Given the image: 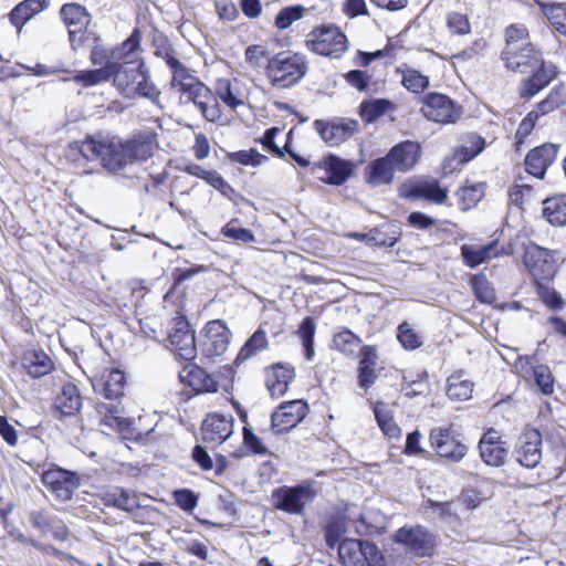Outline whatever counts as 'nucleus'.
Masks as SVG:
<instances>
[{
	"instance_id": "1",
	"label": "nucleus",
	"mask_w": 566,
	"mask_h": 566,
	"mask_svg": "<svg viewBox=\"0 0 566 566\" xmlns=\"http://www.w3.org/2000/svg\"><path fill=\"white\" fill-rule=\"evenodd\" d=\"M156 135L149 132H136L128 138H97L86 136L82 142L70 145L86 160L99 159L103 169L109 174H118L128 165L146 161L154 155Z\"/></svg>"
},
{
	"instance_id": "2",
	"label": "nucleus",
	"mask_w": 566,
	"mask_h": 566,
	"mask_svg": "<svg viewBox=\"0 0 566 566\" xmlns=\"http://www.w3.org/2000/svg\"><path fill=\"white\" fill-rule=\"evenodd\" d=\"M317 496L315 481L303 480L294 485H281L271 491L272 506L290 515H303Z\"/></svg>"
},
{
	"instance_id": "3",
	"label": "nucleus",
	"mask_w": 566,
	"mask_h": 566,
	"mask_svg": "<svg viewBox=\"0 0 566 566\" xmlns=\"http://www.w3.org/2000/svg\"><path fill=\"white\" fill-rule=\"evenodd\" d=\"M338 558L343 566H388L384 552L366 538L343 539Z\"/></svg>"
},
{
	"instance_id": "4",
	"label": "nucleus",
	"mask_w": 566,
	"mask_h": 566,
	"mask_svg": "<svg viewBox=\"0 0 566 566\" xmlns=\"http://www.w3.org/2000/svg\"><path fill=\"white\" fill-rule=\"evenodd\" d=\"M391 541L419 557H432L437 546V535L420 524L399 527Z\"/></svg>"
},
{
	"instance_id": "5",
	"label": "nucleus",
	"mask_w": 566,
	"mask_h": 566,
	"mask_svg": "<svg viewBox=\"0 0 566 566\" xmlns=\"http://www.w3.org/2000/svg\"><path fill=\"white\" fill-rule=\"evenodd\" d=\"M307 44L316 54L339 59L348 49L344 32L334 24H324L308 33Z\"/></svg>"
},
{
	"instance_id": "6",
	"label": "nucleus",
	"mask_w": 566,
	"mask_h": 566,
	"mask_svg": "<svg viewBox=\"0 0 566 566\" xmlns=\"http://www.w3.org/2000/svg\"><path fill=\"white\" fill-rule=\"evenodd\" d=\"M245 57L251 67L266 66L268 71H306L308 67L305 56L300 53L282 52L270 59L261 45L249 46Z\"/></svg>"
},
{
	"instance_id": "7",
	"label": "nucleus",
	"mask_w": 566,
	"mask_h": 566,
	"mask_svg": "<svg viewBox=\"0 0 566 566\" xmlns=\"http://www.w3.org/2000/svg\"><path fill=\"white\" fill-rule=\"evenodd\" d=\"M420 112L428 120L451 125L461 118L463 108L458 102L446 94L429 92L422 97Z\"/></svg>"
},
{
	"instance_id": "8",
	"label": "nucleus",
	"mask_w": 566,
	"mask_h": 566,
	"mask_svg": "<svg viewBox=\"0 0 566 566\" xmlns=\"http://www.w3.org/2000/svg\"><path fill=\"white\" fill-rule=\"evenodd\" d=\"M449 190L432 177H416L406 180L398 188V196L411 201L426 200L436 205H443L448 199Z\"/></svg>"
},
{
	"instance_id": "9",
	"label": "nucleus",
	"mask_w": 566,
	"mask_h": 566,
	"mask_svg": "<svg viewBox=\"0 0 566 566\" xmlns=\"http://www.w3.org/2000/svg\"><path fill=\"white\" fill-rule=\"evenodd\" d=\"M305 399L282 401L271 413V430L274 436L286 434L296 428L308 415Z\"/></svg>"
},
{
	"instance_id": "10",
	"label": "nucleus",
	"mask_w": 566,
	"mask_h": 566,
	"mask_svg": "<svg viewBox=\"0 0 566 566\" xmlns=\"http://www.w3.org/2000/svg\"><path fill=\"white\" fill-rule=\"evenodd\" d=\"M556 250H548L535 243H531L525 248L523 263L533 275L536 284L548 283L554 279L557 272L555 255Z\"/></svg>"
},
{
	"instance_id": "11",
	"label": "nucleus",
	"mask_w": 566,
	"mask_h": 566,
	"mask_svg": "<svg viewBox=\"0 0 566 566\" xmlns=\"http://www.w3.org/2000/svg\"><path fill=\"white\" fill-rule=\"evenodd\" d=\"M41 481L62 502L70 501L81 485V478L76 471L67 470L56 464H51L48 470L42 472Z\"/></svg>"
},
{
	"instance_id": "12",
	"label": "nucleus",
	"mask_w": 566,
	"mask_h": 566,
	"mask_svg": "<svg viewBox=\"0 0 566 566\" xmlns=\"http://www.w3.org/2000/svg\"><path fill=\"white\" fill-rule=\"evenodd\" d=\"M313 127L326 145L335 147L357 133L359 123L356 119L335 117L333 119H315Z\"/></svg>"
},
{
	"instance_id": "13",
	"label": "nucleus",
	"mask_w": 566,
	"mask_h": 566,
	"mask_svg": "<svg viewBox=\"0 0 566 566\" xmlns=\"http://www.w3.org/2000/svg\"><path fill=\"white\" fill-rule=\"evenodd\" d=\"M231 332L222 319L209 321L200 336L198 348L201 354L211 358L222 355L229 347Z\"/></svg>"
},
{
	"instance_id": "14",
	"label": "nucleus",
	"mask_w": 566,
	"mask_h": 566,
	"mask_svg": "<svg viewBox=\"0 0 566 566\" xmlns=\"http://www.w3.org/2000/svg\"><path fill=\"white\" fill-rule=\"evenodd\" d=\"M542 444L541 431L536 428H525L518 437L513 452L516 462L526 469L536 468L543 455Z\"/></svg>"
},
{
	"instance_id": "15",
	"label": "nucleus",
	"mask_w": 566,
	"mask_h": 566,
	"mask_svg": "<svg viewBox=\"0 0 566 566\" xmlns=\"http://www.w3.org/2000/svg\"><path fill=\"white\" fill-rule=\"evenodd\" d=\"M81 408L82 397L78 388L73 382L64 384L53 403L54 418L59 421L70 419L76 428L83 430V421L78 417Z\"/></svg>"
},
{
	"instance_id": "16",
	"label": "nucleus",
	"mask_w": 566,
	"mask_h": 566,
	"mask_svg": "<svg viewBox=\"0 0 566 566\" xmlns=\"http://www.w3.org/2000/svg\"><path fill=\"white\" fill-rule=\"evenodd\" d=\"M140 36L135 30L123 44L109 52L112 71H142L144 65L139 56Z\"/></svg>"
},
{
	"instance_id": "17",
	"label": "nucleus",
	"mask_w": 566,
	"mask_h": 566,
	"mask_svg": "<svg viewBox=\"0 0 566 566\" xmlns=\"http://www.w3.org/2000/svg\"><path fill=\"white\" fill-rule=\"evenodd\" d=\"M114 84L126 95L146 97L157 103L160 92L149 80V73H115Z\"/></svg>"
},
{
	"instance_id": "18",
	"label": "nucleus",
	"mask_w": 566,
	"mask_h": 566,
	"mask_svg": "<svg viewBox=\"0 0 566 566\" xmlns=\"http://www.w3.org/2000/svg\"><path fill=\"white\" fill-rule=\"evenodd\" d=\"M315 168L325 170L326 176L319 178L323 184L339 187L353 177L356 165L353 160L327 154L322 160L314 163L313 169Z\"/></svg>"
},
{
	"instance_id": "19",
	"label": "nucleus",
	"mask_w": 566,
	"mask_h": 566,
	"mask_svg": "<svg viewBox=\"0 0 566 566\" xmlns=\"http://www.w3.org/2000/svg\"><path fill=\"white\" fill-rule=\"evenodd\" d=\"M422 156L419 142L405 139L395 144L386 154V158L398 172H409L415 169Z\"/></svg>"
},
{
	"instance_id": "20",
	"label": "nucleus",
	"mask_w": 566,
	"mask_h": 566,
	"mask_svg": "<svg viewBox=\"0 0 566 566\" xmlns=\"http://www.w3.org/2000/svg\"><path fill=\"white\" fill-rule=\"evenodd\" d=\"M179 357L184 360H192L198 352L195 332L186 316L175 318V326L168 336Z\"/></svg>"
},
{
	"instance_id": "21",
	"label": "nucleus",
	"mask_w": 566,
	"mask_h": 566,
	"mask_svg": "<svg viewBox=\"0 0 566 566\" xmlns=\"http://www.w3.org/2000/svg\"><path fill=\"white\" fill-rule=\"evenodd\" d=\"M430 442L437 454L451 462L461 461L468 451V447L455 439L450 428H434L430 432Z\"/></svg>"
},
{
	"instance_id": "22",
	"label": "nucleus",
	"mask_w": 566,
	"mask_h": 566,
	"mask_svg": "<svg viewBox=\"0 0 566 566\" xmlns=\"http://www.w3.org/2000/svg\"><path fill=\"white\" fill-rule=\"evenodd\" d=\"M558 150L559 145L553 143H544L532 148L524 158L525 171L537 179H544Z\"/></svg>"
},
{
	"instance_id": "23",
	"label": "nucleus",
	"mask_w": 566,
	"mask_h": 566,
	"mask_svg": "<svg viewBox=\"0 0 566 566\" xmlns=\"http://www.w3.org/2000/svg\"><path fill=\"white\" fill-rule=\"evenodd\" d=\"M234 420L232 416L222 413H210L206 417L201 424L202 441L220 446L226 442L233 433Z\"/></svg>"
},
{
	"instance_id": "24",
	"label": "nucleus",
	"mask_w": 566,
	"mask_h": 566,
	"mask_svg": "<svg viewBox=\"0 0 566 566\" xmlns=\"http://www.w3.org/2000/svg\"><path fill=\"white\" fill-rule=\"evenodd\" d=\"M295 368L289 363H274L265 368V386L272 398L284 396L294 380Z\"/></svg>"
},
{
	"instance_id": "25",
	"label": "nucleus",
	"mask_w": 566,
	"mask_h": 566,
	"mask_svg": "<svg viewBox=\"0 0 566 566\" xmlns=\"http://www.w3.org/2000/svg\"><path fill=\"white\" fill-rule=\"evenodd\" d=\"M505 67L514 71L515 69H525L528 71H551L544 61L542 53L535 46L527 45L520 50H514L511 54H502Z\"/></svg>"
},
{
	"instance_id": "26",
	"label": "nucleus",
	"mask_w": 566,
	"mask_h": 566,
	"mask_svg": "<svg viewBox=\"0 0 566 566\" xmlns=\"http://www.w3.org/2000/svg\"><path fill=\"white\" fill-rule=\"evenodd\" d=\"M171 87L180 94V103H191L199 97H211V90L191 73H171Z\"/></svg>"
},
{
	"instance_id": "27",
	"label": "nucleus",
	"mask_w": 566,
	"mask_h": 566,
	"mask_svg": "<svg viewBox=\"0 0 566 566\" xmlns=\"http://www.w3.org/2000/svg\"><path fill=\"white\" fill-rule=\"evenodd\" d=\"M378 352L374 345H363L359 347V359L357 365V386L360 389L368 390L377 380L376 364Z\"/></svg>"
},
{
	"instance_id": "28",
	"label": "nucleus",
	"mask_w": 566,
	"mask_h": 566,
	"mask_svg": "<svg viewBox=\"0 0 566 566\" xmlns=\"http://www.w3.org/2000/svg\"><path fill=\"white\" fill-rule=\"evenodd\" d=\"M401 48L388 43L384 49L374 52L357 51L354 57V64L358 67H391L397 60Z\"/></svg>"
},
{
	"instance_id": "29",
	"label": "nucleus",
	"mask_w": 566,
	"mask_h": 566,
	"mask_svg": "<svg viewBox=\"0 0 566 566\" xmlns=\"http://www.w3.org/2000/svg\"><path fill=\"white\" fill-rule=\"evenodd\" d=\"M347 520L346 512L342 510L328 515L322 525L325 545L329 549L337 548L338 554L339 545H342L343 539L346 538L344 536L347 533Z\"/></svg>"
},
{
	"instance_id": "30",
	"label": "nucleus",
	"mask_w": 566,
	"mask_h": 566,
	"mask_svg": "<svg viewBox=\"0 0 566 566\" xmlns=\"http://www.w3.org/2000/svg\"><path fill=\"white\" fill-rule=\"evenodd\" d=\"M395 168L385 156L370 160L364 169L365 182L373 187L387 186L395 179Z\"/></svg>"
},
{
	"instance_id": "31",
	"label": "nucleus",
	"mask_w": 566,
	"mask_h": 566,
	"mask_svg": "<svg viewBox=\"0 0 566 566\" xmlns=\"http://www.w3.org/2000/svg\"><path fill=\"white\" fill-rule=\"evenodd\" d=\"M178 378L180 382L187 384L198 394L216 392L218 390V382L213 376L197 365H192L190 368L186 367L179 371Z\"/></svg>"
},
{
	"instance_id": "32",
	"label": "nucleus",
	"mask_w": 566,
	"mask_h": 566,
	"mask_svg": "<svg viewBox=\"0 0 566 566\" xmlns=\"http://www.w3.org/2000/svg\"><path fill=\"white\" fill-rule=\"evenodd\" d=\"M125 385V373L118 368H113L106 371L98 381L94 382L93 388L105 399L117 400L123 397Z\"/></svg>"
},
{
	"instance_id": "33",
	"label": "nucleus",
	"mask_w": 566,
	"mask_h": 566,
	"mask_svg": "<svg viewBox=\"0 0 566 566\" xmlns=\"http://www.w3.org/2000/svg\"><path fill=\"white\" fill-rule=\"evenodd\" d=\"M101 500L105 506L114 507L129 514L140 509L137 495L120 486H114L105 491Z\"/></svg>"
},
{
	"instance_id": "34",
	"label": "nucleus",
	"mask_w": 566,
	"mask_h": 566,
	"mask_svg": "<svg viewBox=\"0 0 566 566\" xmlns=\"http://www.w3.org/2000/svg\"><path fill=\"white\" fill-rule=\"evenodd\" d=\"M61 17L69 28L70 41L74 45L75 34L88 25L91 15L85 7L78 3H66L61 8Z\"/></svg>"
},
{
	"instance_id": "35",
	"label": "nucleus",
	"mask_w": 566,
	"mask_h": 566,
	"mask_svg": "<svg viewBox=\"0 0 566 566\" xmlns=\"http://www.w3.org/2000/svg\"><path fill=\"white\" fill-rule=\"evenodd\" d=\"M355 533L359 538L377 537L386 533L387 527L382 523V516L377 511L367 514L360 513L354 520Z\"/></svg>"
},
{
	"instance_id": "36",
	"label": "nucleus",
	"mask_w": 566,
	"mask_h": 566,
	"mask_svg": "<svg viewBox=\"0 0 566 566\" xmlns=\"http://www.w3.org/2000/svg\"><path fill=\"white\" fill-rule=\"evenodd\" d=\"M402 234L400 222L391 220L371 228V247L394 248Z\"/></svg>"
},
{
	"instance_id": "37",
	"label": "nucleus",
	"mask_w": 566,
	"mask_h": 566,
	"mask_svg": "<svg viewBox=\"0 0 566 566\" xmlns=\"http://www.w3.org/2000/svg\"><path fill=\"white\" fill-rule=\"evenodd\" d=\"M497 245V240H492L486 244L475 245L464 243L460 247V255L464 265L470 269H475L479 265L485 263L495 247Z\"/></svg>"
},
{
	"instance_id": "38",
	"label": "nucleus",
	"mask_w": 566,
	"mask_h": 566,
	"mask_svg": "<svg viewBox=\"0 0 566 566\" xmlns=\"http://www.w3.org/2000/svg\"><path fill=\"white\" fill-rule=\"evenodd\" d=\"M46 4V0H24L11 10L9 20L20 31L30 19L42 12Z\"/></svg>"
},
{
	"instance_id": "39",
	"label": "nucleus",
	"mask_w": 566,
	"mask_h": 566,
	"mask_svg": "<svg viewBox=\"0 0 566 566\" xmlns=\"http://www.w3.org/2000/svg\"><path fill=\"white\" fill-rule=\"evenodd\" d=\"M542 214L554 227L566 226V195L548 197L543 201Z\"/></svg>"
},
{
	"instance_id": "40",
	"label": "nucleus",
	"mask_w": 566,
	"mask_h": 566,
	"mask_svg": "<svg viewBox=\"0 0 566 566\" xmlns=\"http://www.w3.org/2000/svg\"><path fill=\"white\" fill-rule=\"evenodd\" d=\"M22 365L32 378H41L53 369V363L43 350H31L24 354Z\"/></svg>"
},
{
	"instance_id": "41",
	"label": "nucleus",
	"mask_w": 566,
	"mask_h": 566,
	"mask_svg": "<svg viewBox=\"0 0 566 566\" xmlns=\"http://www.w3.org/2000/svg\"><path fill=\"white\" fill-rule=\"evenodd\" d=\"M392 109L395 104L388 98H368L360 103L359 116L366 124H373Z\"/></svg>"
},
{
	"instance_id": "42",
	"label": "nucleus",
	"mask_w": 566,
	"mask_h": 566,
	"mask_svg": "<svg viewBox=\"0 0 566 566\" xmlns=\"http://www.w3.org/2000/svg\"><path fill=\"white\" fill-rule=\"evenodd\" d=\"M470 286L478 302L481 304L493 305L496 301L493 284L488 280L483 272L473 274L470 277Z\"/></svg>"
},
{
	"instance_id": "43",
	"label": "nucleus",
	"mask_w": 566,
	"mask_h": 566,
	"mask_svg": "<svg viewBox=\"0 0 566 566\" xmlns=\"http://www.w3.org/2000/svg\"><path fill=\"white\" fill-rule=\"evenodd\" d=\"M479 452L482 461L491 467H501L505 463L509 450L505 442L479 441Z\"/></svg>"
},
{
	"instance_id": "44",
	"label": "nucleus",
	"mask_w": 566,
	"mask_h": 566,
	"mask_svg": "<svg viewBox=\"0 0 566 566\" xmlns=\"http://www.w3.org/2000/svg\"><path fill=\"white\" fill-rule=\"evenodd\" d=\"M268 347L266 333L259 327L243 344L238 353L234 365L239 366L244 360L253 357L258 352Z\"/></svg>"
},
{
	"instance_id": "45",
	"label": "nucleus",
	"mask_w": 566,
	"mask_h": 566,
	"mask_svg": "<svg viewBox=\"0 0 566 566\" xmlns=\"http://www.w3.org/2000/svg\"><path fill=\"white\" fill-rule=\"evenodd\" d=\"M558 73H532L531 76L523 80L520 88V96L530 99L545 88Z\"/></svg>"
},
{
	"instance_id": "46",
	"label": "nucleus",
	"mask_w": 566,
	"mask_h": 566,
	"mask_svg": "<svg viewBox=\"0 0 566 566\" xmlns=\"http://www.w3.org/2000/svg\"><path fill=\"white\" fill-rule=\"evenodd\" d=\"M375 420L385 436L398 439L401 436L400 427L394 421L391 412L385 409L382 401H377L373 407Z\"/></svg>"
},
{
	"instance_id": "47",
	"label": "nucleus",
	"mask_w": 566,
	"mask_h": 566,
	"mask_svg": "<svg viewBox=\"0 0 566 566\" xmlns=\"http://www.w3.org/2000/svg\"><path fill=\"white\" fill-rule=\"evenodd\" d=\"M316 332L315 319L312 316H305L296 331L304 349V358L307 361L313 360L315 356L314 337Z\"/></svg>"
},
{
	"instance_id": "48",
	"label": "nucleus",
	"mask_w": 566,
	"mask_h": 566,
	"mask_svg": "<svg viewBox=\"0 0 566 566\" xmlns=\"http://www.w3.org/2000/svg\"><path fill=\"white\" fill-rule=\"evenodd\" d=\"M486 185L485 182H476L469 186L461 187L455 196L459 200L461 210L467 211L475 207L484 197Z\"/></svg>"
},
{
	"instance_id": "49",
	"label": "nucleus",
	"mask_w": 566,
	"mask_h": 566,
	"mask_svg": "<svg viewBox=\"0 0 566 566\" xmlns=\"http://www.w3.org/2000/svg\"><path fill=\"white\" fill-rule=\"evenodd\" d=\"M506 45L502 54H511L514 50L532 45L528 41V31L522 24H512L505 31Z\"/></svg>"
},
{
	"instance_id": "50",
	"label": "nucleus",
	"mask_w": 566,
	"mask_h": 566,
	"mask_svg": "<svg viewBox=\"0 0 566 566\" xmlns=\"http://www.w3.org/2000/svg\"><path fill=\"white\" fill-rule=\"evenodd\" d=\"M333 347L346 356L356 355L357 348L360 346L361 339L349 328H343L333 336Z\"/></svg>"
},
{
	"instance_id": "51",
	"label": "nucleus",
	"mask_w": 566,
	"mask_h": 566,
	"mask_svg": "<svg viewBox=\"0 0 566 566\" xmlns=\"http://www.w3.org/2000/svg\"><path fill=\"white\" fill-rule=\"evenodd\" d=\"M343 76L347 84L359 92L377 93L379 85L385 82V80L374 78L373 73H343Z\"/></svg>"
},
{
	"instance_id": "52",
	"label": "nucleus",
	"mask_w": 566,
	"mask_h": 566,
	"mask_svg": "<svg viewBox=\"0 0 566 566\" xmlns=\"http://www.w3.org/2000/svg\"><path fill=\"white\" fill-rule=\"evenodd\" d=\"M534 384L543 396H551L554 392L555 378L547 365L539 364L532 367Z\"/></svg>"
},
{
	"instance_id": "53",
	"label": "nucleus",
	"mask_w": 566,
	"mask_h": 566,
	"mask_svg": "<svg viewBox=\"0 0 566 566\" xmlns=\"http://www.w3.org/2000/svg\"><path fill=\"white\" fill-rule=\"evenodd\" d=\"M397 339L401 347L406 350L418 349L423 344L421 337L407 322H402L398 325Z\"/></svg>"
},
{
	"instance_id": "54",
	"label": "nucleus",
	"mask_w": 566,
	"mask_h": 566,
	"mask_svg": "<svg viewBox=\"0 0 566 566\" xmlns=\"http://www.w3.org/2000/svg\"><path fill=\"white\" fill-rule=\"evenodd\" d=\"M473 384L451 376L448 379L447 396L452 400L464 401L471 398Z\"/></svg>"
},
{
	"instance_id": "55",
	"label": "nucleus",
	"mask_w": 566,
	"mask_h": 566,
	"mask_svg": "<svg viewBox=\"0 0 566 566\" xmlns=\"http://www.w3.org/2000/svg\"><path fill=\"white\" fill-rule=\"evenodd\" d=\"M228 158L232 163H238L242 166L258 167L263 163L268 161V157L261 154L256 148H250L248 150H238L228 154Z\"/></svg>"
},
{
	"instance_id": "56",
	"label": "nucleus",
	"mask_w": 566,
	"mask_h": 566,
	"mask_svg": "<svg viewBox=\"0 0 566 566\" xmlns=\"http://www.w3.org/2000/svg\"><path fill=\"white\" fill-rule=\"evenodd\" d=\"M238 219L234 218L221 229V234L234 242L251 243L255 242V235L252 230L243 227H238L235 223Z\"/></svg>"
},
{
	"instance_id": "57",
	"label": "nucleus",
	"mask_w": 566,
	"mask_h": 566,
	"mask_svg": "<svg viewBox=\"0 0 566 566\" xmlns=\"http://www.w3.org/2000/svg\"><path fill=\"white\" fill-rule=\"evenodd\" d=\"M210 266L205 264H190L188 268H175L171 272L172 289H178L184 282L191 280L200 273H206Z\"/></svg>"
},
{
	"instance_id": "58",
	"label": "nucleus",
	"mask_w": 566,
	"mask_h": 566,
	"mask_svg": "<svg viewBox=\"0 0 566 566\" xmlns=\"http://www.w3.org/2000/svg\"><path fill=\"white\" fill-rule=\"evenodd\" d=\"M175 504L186 513H191L198 505L199 495L188 488L177 489L172 492Z\"/></svg>"
},
{
	"instance_id": "59",
	"label": "nucleus",
	"mask_w": 566,
	"mask_h": 566,
	"mask_svg": "<svg viewBox=\"0 0 566 566\" xmlns=\"http://www.w3.org/2000/svg\"><path fill=\"white\" fill-rule=\"evenodd\" d=\"M542 10L552 25L560 33L566 34V7L559 3L542 6Z\"/></svg>"
},
{
	"instance_id": "60",
	"label": "nucleus",
	"mask_w": 566,
	"mask_h": 566,
	"mask_svg": "<svg viewBox=\"0 0 566 566\" xmlns=\"http://www.w3.org/2000/svg\"><path fill=\"white\" fill-rule=\"evenodd\" d=\"M537 295L542 302L552 311H559L564 307L562 295L555 290L543 283L536 284Z\"/></svg>"
},
{
	"instance_id": "61",
	"label": "nucleus",
	"mask_w": 566,
	"mask_h": 566,
	"mask_svg": "<svg viewBox=\"0 0 566 566\" xmlns=\"http://www.w3.org/2000/svg\"><path fill=\"white\" fill-rule=\"evenodd\" d=\"M216 91L219 98L231 109H235L243 104V101L238 97L229 80L219 78Z\"/></svg>"
},
{
	"instance_id": "62",
	"label": "nucleus",
	"mask_w": 566,
	"mask_h": 566,
	"mask_svg": "<svg viewBox=\"0 0 566 566\" xmlns=\"http://www.w3.org/2000/svg\"><path fill=\"white\" fill-rule=\"evenodd\" d=\"M243 446L248 452L254 455H266L269 453L268 447L264 444L262 439L256 436L252 428L244 426L242 429Z\"/></svg>"
},
{
	"instance_id": "63",
	"label": "nucleus",
	"mask_w": 566,
	"mask_h": 566,
	"mask_svg": "<svg viewBox=\"0 0 566 566\" xmlns=\"http://www.w3.org/2000/svg\"><path fill=\"white\" fill-rule=\"evenodd\" d=\"M281 129L276 126H272L264 130L263 135L259 138V143L262 145V148L276 158L284 157V150L275 143L276 136L280 134Z\"/></svg>"
},
{
	"instance_id": "64",
	"label": "nucleus",
	"mask_w": 566,
	"mask_h": 566,
	"mask_svg": "<svg viewBox=\"0 0 566 566\" xmlns=\"http://www.w3.org/2000/svg\"><path fill=\"white\" fill-rule=\"evenodd\" d=\"M303 7H285L275 17L274 24L276 28L284 30L303 15Z\"/></svg>"
}]
</instances>
